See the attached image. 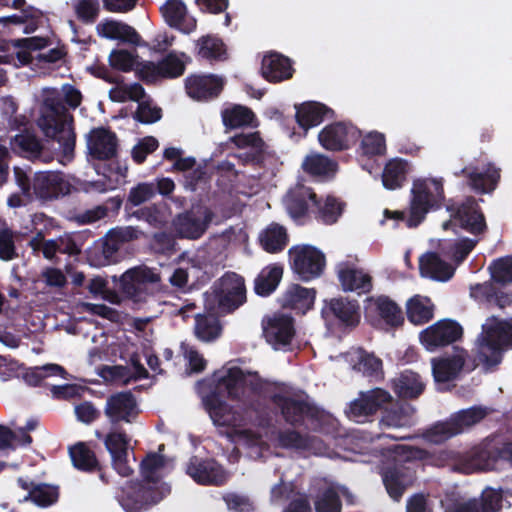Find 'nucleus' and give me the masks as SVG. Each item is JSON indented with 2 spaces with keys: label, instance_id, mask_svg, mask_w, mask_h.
<instances>
[{
  "label": "nucleus",
  "instance_id": "43",
  "mask_svg": "<svg viewBox=\"0 0 512 512\" xmlns=\"http://www.w3.org/2000/svg\"><path fill=\"white\" fill-rule=\"evenodd\" d=\"M408 162L401 158L390 159L382 172V184L388 190L402 188L407 181Z\"/></svg>",
  "mask_w": 512,
  "mask_h": 512
},
{
  "label": "nucleus",
  "instance_id": "40",
  "mask_svg": "<svg viewBox=\"0 0 512 512\" xmlns=\"http://www.w3.org/2000/svg\"><path fill=\"white\" fill-rule=\"evenodd\" d=\"M259 244L262 249L270 254L282 252L289 243L287 229L276 223H270L259 234Z\"/></svg>",
  "mask_w": 512,
  "mask_h": 512
},
{
  "label": "nucleus",
  "instance_id": "5",
  "mask_svg": "<svg viewBox=\"0 0 512 512\" xmlns=\"http://www.w3.org/2000/svg\"><path fill=\"white\" fill-rule=\"evenodd\" d=\"M478 341L479 359L485 366L499 365L504 353L512 350V318L500 319L496 316L487 318L482 325Z\"/></svg>",
  "mask_w": 512,
  "mask_h": 512
},
{
  "label": "nucleus",
  "instance_id": "56",
  "mask_svg": "<svg viewBox=\"0 0 512 512\" xmlns=\"http://www.w3.org/2000/svg\"><path fill=\"white\" fill-rule=\"evenodd\" d=\"M58 498L59 491L57 487L41 483L30 490L25 500H31L39 507H48L56 503Z\"/></svg>",
  "mask_w": 512,
  "mask_h": 512
},
{
  "label": "nucleus",
  "instance_id": "1",
  "mask_svg": "<svg viewBox=\"0 0 512 512\" xmlns=\"http://www.w3.org/2000/svg\"><path fill=\"white\" fill-rule=\"evenodd\" d=\"M245 376L240 368L229 369L213 390L203 397V404L216 426L242 428L253 425L267 429L273 418L270 408L259 395L243 399Z\"/></svg>",
  "mask_w": 512,
  "mask_h": 512
},
{
  "label": "nucleus",
  "instance_id": "25",
  "mask_svg": "<svg viewBox=\"0 0 512 512\" xmlns=\"http://www.w3.org/2000/svg\"><path fill=\"white\" fill-rule=\"evenodd\" d=\"M187 474L201 485H223L227 476L223 467L210 458L192 456L186 469Z\"/></svg>",
  "mask_w": 512,
  "mask_h": 512
},
{
  "label": "nucleus",
  "instance_id": "52",
  "mask_svg": "<svg viewBox=\"0 0 512 512\" xmlns=\"http://www.w3.org/2000/svg\"><path fill=\"white\" fill-rule=\"evenodd\" d=\"M488 452L485 449L475 447L462 455L456 468L458 471L470 474L478 470H483L487 465Z\"/></svg>",
  "mask_w": 512,
  "mask_h": 512
},
{
  "label": "nucleus",
  "instance_id": "42",
  "mask_svg": "<svg viewBox=\"0 0 512 512\" xmlns=\"http://www.w3.org/2000/svg\"><path fill=\"white\" fill-rule=\"evenodd\" d=\"M406 315L414 325L426 324L434 316V304L429 297L414 295L406 303Z\"/></svg>",
  "mask_w": 512,
  "mask_h": 512
},
{
  "label": "nucleus",
  "instance_id": "4",
  "mask_svg": "<svg viewBox=\"0 0 512 512\" xmlns=\"http://www.w3.org/2000/svg\"><path fill=\"white\" fill-rule=\"evenodd\" d=\"M488 269L491 280L471 286V297L499 309L512 306V291L497 286L512 284V255L493 260Z\"/></svg>",
  "mask_w": 512,
  "mask_h": 512
},
{
  "label": "nucleus",
  "instance_id": "60",
  "mask_svg": "<svg viewBox=\"0 0 512 512\" xmlns=\"http://www.w3.org/2000/svg\"><path fill=\"white\" fill-rule=\"evenodd\" d=\"M361 150L367 156L384 155L386 151L384 135L379 132L369 133L361 141Z\"/></svg>",
  "mask_w": 512,
  "mask_h": 512
},
{
  "label": "nucleus",
  "instance_id": "22",
  "mask_svg": "<svg viewBox=\"0 0 512 512\" xmlns=\"http://www.w3.org/2000/svg\"><path fill=\"white\" fill-rule=\"evenodd\" d=\"M89 156L98 161L115 158L118 153V138L115 132L106 127H96L86 136Z\"/></svg>",
  "mask_w": 512,
  "mask_h": 512
},
{
  "label": "nucleus",
  "instance_id": "34",
  "mask_svg": "<svg viewBox=\"0 0 512 512\" xmlns=\"http://www.w3.org/2000/svg\"><path fill=\"white\" fill-rule=\"evenodd\" d=\"M69 455L73 466L77 470L88 473L98 472L102 482L105 484L109 483L95 452L86 443L78 442L71 446L69 448Z\"/></svg>",
  "mask_w": 512,
  "mask_h": 512
},
{
  "label": "nucleus",
  "instance_id": "39",
  "mask_svg": "<svg viewBox=\"0 0 512 512\" xmlns=\"http://www.w3.org/2000/svg\"><path fill=\"white\" fill-rule=\"evenodd\" d=\"M392 388L401 399H416L424 392L425 383L418 373L405 370L392 381Z\"/></svg>",
  "mask_w": 512,
  "mask_h": 512
},
{
  "label": "nucleus",
  "instance_id": "31",
  "mask_svg": "<svg viewBox=\"0 0 512 512\" xmlns=\"http://www.w3.org/2000/svg\"><path fill=\"white\" fill-rule=\"evenodd\" d=\"M232 142L238 148H250L239 155L244 164H251L255 167H262L265 161V143L260 137L259 132H251L248 134H237L232 137Z\"/></svg>",
  "mask_w": 512,
  "mask_h": 512
},
{
  "label": "nucleus",
  "instance_id": "36",
  "mask_svg": "<svg viewBox=\"0 0 512 512\" xmlns=\"http://www.w3.org/2000/svg\"><path fill=\"white\" fill-rule=\"evenodd\" d=\"M333 115L334 111L331 108L319 102L310 101L296 106V121L306 131L320 125L326 118Z\"/></svg>",
  "mask_w": 512,
  "mask_h": 512
},
{
  "label": "nucleus",
  "instance_id": "8",
  "mask_svg": "<svg viewBox=\"0 0 512 512\" xmlns=\"http://www.w3.org/2000/svg\"><path fill=\"white\" fill-rule=\"evenodd\" d=\"M211 300L223 315L239 309L247 301L245 279L236 272H225L212 287Z\"/></svg>",
  "mask_w": 512,
  "mask_h": 512
},
{
  "label": "nucleus",
  "instance_id": "64",
  "mask_svg": "<svg viewBox=\"0 0 512 512\" xmlns=\"http://www.w3.org/2000/svg\"><path fill=\"white\" fill-rule=\"evenodd\" d=\"M503 496L500 490L487 488L481 495L480 512H496L502 507Z\"/></svg>",
  "mask_w": 512,
  "mask_h": 512
},
{
  "label": "nucleus",
  "instance_id": "44",
  "mask_svg": "<svg viewBox=\"0 0 512 512\" xmlns=\"http://www.w3.org/2000/svg\"><path fill=\"white\" fill-rule=\"evenodd\" d=\"M388 406L382 411L380 423L387 427H405L411 424L413 408L408 403L387 402Z\"/></svg>",
  "mask_w": 512,
  "mask_h": 512
},
{
  "label": "nucleus",
  "instance_id": "12",
  "mask_svg": "<svg viewBox=\"0 0 512 512\" xmlns=\"http://www.w3.org/2000/svg\"><path fill=\"white\" fill-rule=\"evenodd\" d=\"M213 217L214 213L208 207L193 206L173 218L172 228L178 238L196 240L206 232Z\"/></svg>",
  "mask_w": 512,
  "mask_h": 512
},
{
  "label": "nucleus",
  "instance_id": "20",
  "mask_svg": "<svg viewBox=\"0 0 512 512\" xmlns=\"http://www.w3.org/2000/svg\"><path fill=\"white\" fill-rule=\"evenodd\" d=\"M104 413L113 428L121 422L132 423L139 415L136 397L131 391H121L106 400Z\"/></svg>",
  "mask_w": 512,
  "mask_h": 512
},
{
  "label": "nucleus",
  "instance_id": "21",
  "mask_svg": "<svg viewBox=\"0 0 512 512\" xmlns=\"http://www.w3.org/2000/svg\"><path fill=\"white\" fill-rule=\"evenodd\" d=\"M390 400H392L391 395L381 388L361 392L359 397L350 403L346 413L349 419L364 423Z\"/></svg>",
  "mask_w": 512,
  "mask_h": 512
},
{
  "label": "nucleus",
  "instance_id": "19",
  "mask_svg": "<svg viewBox=\"0 0 512 512\" xmlns=\"http://www.w3.org/2000/svg\"><path fill=\"white\" fill-rule=\"evenodd\" d=\"M105 448L111 456L113 469L122 477H129L134 469L128 461L130 436L117 428L109 431L103 439Z\"/></svg>",
  "mask_w": 512,
  "mask_h": 512
},
{
  "label": "nucleus",
  "instance_id": "45",
  "mask_svg": "<svg viewBox=\"0 0 512 512\" xmlns=\"http://www.w3.org/2000/svg\"><path fill=\"white\" fill-rule=\"evenodd\" d=\"M377 315L391 328H398L404 323L401 307L389 296L380 295L374 299Z\"/></svg>",
  "mask_w": 512,
  "mask_h": 512
},
{
  "label": "nucleus",
  "instance_id": "13",
  "mask_svg": "<svg viewBox=\"0 0 512 512\" xmlns=\"http://www.w3.org/2000/svg\"><path fill=\"white\" fill-rule=\"evenodd\" d=\"M463 327L453 319L438 320L419 334V340L427 351L433 352L454 344L462 339Z\"/></svg>",
  "mask_w": 512,
  "mask_h": 512
},
{
  "label": "nucleus",
  "instance_id": "61",
  "mask_svg": "<svg viewBox=\"0 0 512 512\" xmlns=\"http://www.w3.org/2000/svg\"><path fill=\"white\" fill-rule=\"evenodd\" d=\"M342 502L333 488H327L315 502L316 512H341Z\"/></svg>",
  "mask_w": 512,
  "mask_h": 512
},
{
  "label": "nucleus",
  "instance_id": "18",
  "mask_svg": "<svg viewBox=\"0 0 512 512\" xmlns=\"http://www.w3.org/2000/svg\"><path fill=\"white\" fill-rule=\"evenodd\" d=\"M138 59L139 56L135 50L131 52L126 49H113L108 57L109 66L96 62L88 67V71L91 75L108 83H115L117 79L112 70L124 73L133 71Z\"/></svg>",
  "mask_w": 512,
  "mask_h": 512
},
{
  "label": "nucleus",
  "instance_id": "47",
  "mask_svg": "<svg viewBox=\"0 0 512 512\" xmlns=\"http://www.w3.org/2000/svg\"><path fill=\"white\" fill-rule=\"evenodd\" d=\"M344 208L345 203L334 196H327L324 200L317 197L313 212L318 221L326 225H332L338 221Z\"/></svg>",
  "mask_w": 512,
  "mask_h": 512
},
{
  "label": "nucleus",
  "instance_id": "63",
  "mask_svg": "<svg viewBox=\"0 0 512 512\" xmlns=\"http://www.w3.org/2000/svg\"><path fill=\"white\" fill-rule=\"evenodd\" d=\"M162 117V110L157 106H151L148 101L138 103L137 110L133 118L142 124H152L159 121Z\"/></svg>",
  "mask_w": 512,
  "mask_h": 512
},
{
  "label": "nucleus",
  "instance_id": "32",
  "mask_svg": "<svg viewBox=\"0 0 512 512\" xmlns=\"http://www.w3.org/2000/svg\"><path fill=\"white\" fill-rule=\"evenodd\" d=\"M317 200V195L312 188L304 185H296L291 188L285 198L284 204L288 214L293 219H301L306 216L309 203H311L314 209V202Z\"/></svg>",
  "mask_w": 512,
  "mask_h": 512
},
{
  "label": "nucleus",
  "instance_id": "15",
  "mask_svg": "<svg viewBox=\"0 0 512 512\" xmlns=\"http://www.w3.org/2000/svg\"><path fill=\"white\" fill-rule=\"evenodd\" d=\"M361 137V131L349 122H334L325 126L318 134L321 146L329 151L349 149Z\"/></svg>",
  "mask_w": 512,
  "mask_h": 512
},
{
  "label": "nucleus",
  "instance_id": "26",
  "mask_svg": "<svg viewBox=\"0 0 512 512\" xmlns=\"http://www.w3.org/2000/svg\"><path fill=\"white\" fill-rule=\"evenodd\" d=\"M70 185L61 172L43 171L35 173L32 189L36 198L53 200L69 193Z\"/></svg>",
  "mask_w": 512,
  "mask_h": 512
},
{
  "label": "nucleus",
  "instance_id": "27",
  "mask_svg": "<svg viewBox=\"0 0 512 512\" xmlns=\"http://www.w3.org/2000/svg\"><path fill=\"white\" fill-rule=\"evenodd\" d=\"M263 336L275 349L291 344L295 335L294 319L287 315H275L262 321Z\"/></svg>",
  "mask_w": 512,
  "mask_h": 512
},
{
  "label": "nucleus",
  "instance_id": "62",
  "mask_svg": "<svg viewBox=\"0 0 512 512\" xmlns=\"http://www.w3.org/2000/svg\"><path fill=\"white\" fill-rule=\"evenodd\" d=\"M159 147L158 140L153 136H146L132 148L131 157L136 164L145 162L147 156Z\"/></svg>",
  "mask_w": 512,
  "mask_h": 512
},
{
  "label": "nucleus",
  "instance_id": "24",
  "mask_svg": "<svg viewBox=\"0 0 512 512\" xmlns=\"http://www.w3.org/2000/svg\"><path fill=\"white\" fill-rule=\"evenodd\" d=\"M225 81L215 74L190 75L185 79L187 95L196 101H212L219 97Z\"/></svg>",
  "mask_w": 512,
  "mask_h": 512
},
{
  "label": "nucleus",
  "instance_id": "58",
  "mask_svg": "<svg viewBox=\"0 0 512 512\" xmlns=\"http://www.w3.org/2000/svg\"><path fill=\"white\" fill-rule=\"evenodd\" d=\"M73 9L77 19L83 24H93L100 13L99 0H74Z\"/></svg>",
  "mask_w": 512,
  "mask_h": 512
},
{
  "label": "nucleus",
  "instance_id": "30",
  "mask_svg": "<svg viewBox=\"0 0 512 512\" xmlns=\"http://www.w3.org/2000/svg\"><path fill=\"white\" fill-rule=\"evenodd\" d=\"M455 175L465 176L467 178V184L471 189L481 194L495 190L500 180V170L491 164L483 171H480L476 167H465L460 173H455Z\"/></svg>",
  "mask_w": 512,
  "mask_h": 512
},
{
  "label": "nucleus",
  "instance_id": "37",
  "mask_svg": "<svg viewBox=\"0 0 512 512\" xmlns=\"http://www.w3.org/2000/svg\"><path fill=\"white\" fill-rule=\"evenodd\" d=\"M321 440L309 433H302L293 428L279 430L275 436V445L286 450L308 451Z\"/></svg>",
  "mask_w": 512,
  "mask_h": 512
},
{
  "label": "nucleus",
  "instance_id": "51",
  "mask_svg": "<svg viewBox=\"0 0 512 512\" xmlns=\"http://www.w3.org/2000/svg\"><path fill=\"white\" fill-rule=\"evenodd\" d=\"M477 244L476 240L461 238L455 241H448L441 245V253L451 259L456 265L461 264L472 252Z\"/></svg>",
  "mask_w": 512,
  "mask_h": 512
},
{
  "label": "nucleus",
  "instance_id": "11",
  "mask_svg": "<svg viewBox=\"0 0 512 512\" xmlns=\"http://www.w3.org/2000/svg\"><path fill=\"white\" fill-rule=\"evenodd\" d=\"M486 415V408L480 406H473L468 409L460 410L451 415L447 421L437 422L434 424L426 431L425 436L431 442L437 444L443 443L446 440L462 433L466 428L477 424L484 419Z\"/></svg>",
  "mask_w": 512,
  "mask_h": 512
},
{
  "label": "nucleus",
  "instance_id": "17",
  "mask_svg": "<svg viewBox=\"0 0 512 512\" xmlns=\"http://www.w3.org/2000/svg\"><path fill=\"white\" fill-rule=\"evenodd\" d=\"M451 217L460 222L463 229L472 234H481L486 229L484 214L473 196L466 197L462 202L450 201L446 205Z\"/></svg>",
  "mask_w": 512,
  "mask_h": 512
},
{
  "label": "nucleus",
  "instance_id": "33",
  "mask_svg": "<svg viewBox=\"0 0 512 512\" xmlns=\"http://www.w3.org/2000/svg\"><path fill=\"white\" fill-rule=\"evenodd\" d=\"M340 285L345 292H356L359 295L372 290V277L362 269L344 264L337 271Z\"/></svg>",
  "mask_w": 512,
  "mask_h": 512
},
{
  "label": "nucleus",
  "instance_id": "14",
  "mask_svg": "<svg viewBox=\"0 0 512 512\" xmlns=\"http://www.w3.org/2000/svg\"><path fill=\"white\" fill-rule=\"evenodd\" d=\"M322 314L325 319L332 321L337 327L344 330L355 329L361 320V307L357 300L347 297L331 298L325 300Z\"/></svg>",
  "mask_w": 512,
  "mask_h": 512
},
{
  "label": "nucleus",
  "instance_id": "23",
  "mask_svg": "<svg viewBox=\"0 0 512 512\" xmlns=\"http://www.w3.org/2000/svg\"><path fill=\"white\" fill-rule=\"evenodd\" d=\"M468 352L462 347L453 346L451 354L432 358V375L437 383H446L455 380L466 363Z\"/></svg>",
  "mask_w": 512,
  "mask_h": 512
},
{
  "label": "nucleus",
  "instance_id": "54",
  "mask_svg": "<svg viewBox=\"0 0 512 512\" xmlns=\"http://www.w3.org/2000/svg\"><path fill=\"white\" fill-rule=\"evenodd\" d=\"M336 167V162L321 154L307 156L302 164L303 170L314 176L328 175L334 172Z\"/></svg>",
  "mask_w": 512,
  "mask_h": 512
},
{
  "label": "nucleus",
  "instance_id": "53",
  "mask_svg": "<svg viewBox=\"0 0 512 512\" xmlns=\"http://www.w3.org/2000/svg\"><path fill=\"white\" fill-rule=\"evenodd\" d=\"M50 376H60L63 379H68V372L65 368L58 364H46L41 367H34L29 369L23 376L25 382L30 386H40L42 382Z\"/></svg>",
  "mask_w": 512,
  "mask_h": 512
},
{
  "label": "nucleus",
  "instance_id": "6",
  "mask_svg": "<svg viewBox=\"0 0 512 512\" xmlns=\"http://www.w3.org/2000/svg\"><path fill=\"white\" fill-rule=\"evenodd\" d=\"M445 201L442 178H418L413 181L407 227L419 226L431 210L440 209Z\"/></svg>",
  "mask_w": 512,
  "mask_h": 512
},
{
  "label": "nucleus",
  "instance_id": "9",
  "mask_svg": "<svg viewBox=\"0 0 512 512\" xmlns=\"http://www.w3.org/2000/svg\"><path fill=\"white\" fill-rule=\"evenodd\" d=\"M171 493L168 483L158 486L145 481H131L123 488L119 503L126 512H143L158 504Z\"/></svg>",
  "mask_w": 512,
  "mask_h": 512
},
{
  "label": "nucleus",
  "instance_id": "59",
  "mask_svg": "<svg viewBox=\"0 0 512 512\" xmlns=\"http://www.w3.org/2000/svg\"><path fill=\"white\" fill-rule=\"evenodd\" d=\"M138 220L147 222L156 229H161L166 224V219L160 208L156 204L142 207L130 214Z\"/></svg>",
  "mask_w": 512,
  "mask_h": 512
},
{
  "label": "nucleus",
  "instance_id": "16",
  "mask_svg": "<svg viewBox=\"0 0 512 512\" xmlns=\"http://www.w3.org/2000/svg\"><path fill=\"white\" fill-rule=\"evenodd\" d=\"M160 281L161 277L154 269L136 266L120 276L119 289L126 298L139 302L143 299L147 284H156Z\"/></svg>",
  "mask_w": 512,
  "mask_h": 512
},
{
  "label": "nucleus",
  "instance_id": "2",
  "mask_svg": "<svg viewBox=\"0 0 512 512\" xmlns=\"http://www.w3.org/2000/svg\"><path fill=\"white\" fill-rule=\"evenodd\" d=\"M73 115L65 104L54 98L44 101L43 111L37 125L45 137L56 141L61 152V163L71 162L75 156L76 133Z\"/></svg>",
  "mask_w": 512,
  "mask_h": 512
},
{
  "label": "nucleus",
  "instance_id": "7",
  "mask_svg": "<svg viewBox=\"0 0 512 512\" xmlns=\"http://www.w3.org/2000/svg\"><path fill=\"white\" fill-rule=\"evenodd\" d=\"M407 452L408 447L404 445H393L382 451V455L388 458V461L382 464L379 474L388 495L394 501H399L415 480V471L406 465L405 461L398 459L408 458Z\"/></svg>",
  "mask_w": 512,
  "mask_h": 512
},
{
  "label": "nucleus",
  "instance_id": "3",
  "mask_svg": "<svg viewBox=\"0 0 512 512\" xmlns=\"http://www.w3.org/2000/svg\"><path fill=\"white\" fill-rule=\"evenodd\" d=\"M276 412L291 427H305L318 431L324 422L325 412L310 400L305 392H275L269 397Z\"/></svg>",
  "mask_w": 512,
  "mask_h": 512
},
{
  "label": "nucleus",
  "instance_id": "46",
  "mask_svg": "<svg viewBox=\"0 0 512 512\" xmlns=\"http://www.w3.org/2000/svg\"><path fill=\"white\" fill-rule=\"evenodd\" d=\"M196 48V55L210 62L224 61L228 57L225 43L214 35L201 36L196 42Z\"/></svg>",
  "mask_w": 512,
  "mask_h": 512
},
{
  "label": "nucleus",
  "instance_id": "28",
  "mask_svg": "<svg viewBox=\"0 0 512 512\" xmlns=\"http://www.w3.org/2000/svg\"><path fill=\"white\" fill-rule=\"evenodd\" d=\"M166 24L184 34L196 30L197 21L189 16L187 7L182 0H167L160 8Z\"/></svg>",
  "mask_w": 512,
  "mask_h": 512
},
{
  "label": "nucleus",
  "instance_id": "35",
  "mask_svg": "<svg viewBox=\"0 0 512 512\" xmlns=\"http://www.w3.org/2000/svg\"><path fill=\"white\" fill-rule=\"evenodd\" d=\"M419 270L423 277L445 282L453 277L456 268L443 260L438 253L428 252L420 257Z\"/></svg>",
  "mask_w": 512,
  "mask_h": 512
},
{
  "label": "nucleus",
  "instance_id": "38",
  "mask_svg": "<svg viewBox=\"0 0 512 512\" xmlns=\"http://www.w3.org/2000/svg\"><path fill=\"white\" fill-rule=\"evenodd\" d=\"M316 290L293 284L283 294L282 307L305 313L314 305Z\"/></svg>",
  "mask_w": 512,
  "mask_h": 512
},
{
  "label": "nucleus",
  "instance_id": "29",
  "mask_svg": "<svg viewBox=\"0 0 512 512\" xmlns=\"http://www.w3.org/2000/svg\"><path fill=\"white\" fill-rule=\"evenodd\" d=\"M294 73L291 60L277 52L264 55L261 62V75L270 83L291 79Z\"/></svg>",
  "mask_w": 512,
  "mask_h": 512
},
{
  "label": "nucleus",
  "instance_id": "48",
  "mask_svg": "<svg viewBox=\"0 0 512 512\" xmlns=\"http://www.w3.org/2000/svg\"><path fill=\"white\" fill-rule=\"evenodd\" d=\"M222 327L219 319L213 314H197L195 316L194 333L203 342H211L221 335Z\"/></svg>",
  "mask_w": 512,
  "mask_h": 512
},
{
  "label": "nucleus",
  "instance_id": "10",
  "mask_svg": "<svg viewBox=\"0 0 512 512\" xmlns=\"http://www.w3.org/2000/svg\"><path fill=\"white\" fill-rule=\"evenodd\" d=\"M288 259L292 272L303 282L319 278L326 267L325 254L309 244L292 246L288 250Z\"/></svg>",
  "mask_w": 512,
  "mask_h": 512
},
{
  "label": "nucleus",
  "instance_id": "57",
  "mask_svg": "<svg viewBox=\"0 0 512 512\" xmlns=\"http://www.w3.org/2000/svg\"><path fill=\"white\" fill-rule=\"evenodd\" d=\"M155 195V184L149 182L138 183L129 191L125 210L129 211L132 207L140 206L141 204L151 200Z\"/></svg>",
  "mask_w": 512,
  "mask_h": 512
},
{
  "label": "nucleus",
  "instance_id": "55",
  "mask_svg": "<svg viewBox=\"0 0 512 512\" xmlns=\"http://www.w3.org/2000/svg\"><path fill=\"white\" fill-rule=\"evenodd\" d=\"M157 66L160 77L164 79L178 78L184 74L186 69L184 61L174 51L162 58Z\"/></svg>",
  "mask_w": 512,
  "mask_h": 512
},
{
  "label": "nucleus",
  "instance_id": "50",
  "mask_svg": "<svg viewBox=\"0 0 512 512\" xmlns=\"http://www.w3.org/2000/svg\"><path fill=\"white\" fill-rule=\"evenodd\" d=\"M222 122L227 129L250 126L255 118L253 111L242 105H234L222 110Z\"/></svg>",
  "mask_w": 512,
  "mask_h": 512
},
{
  "label": "nucleus",
  "instance_id": "41",
  "mask_svg": "<svg viewBox=\"0 0 512 512\" xmlns=\"http://www.w3.org/2000/svg\"><path fill=\"white\" fill-rule=\"evenodd\" d=\"M284 268L281 263H272L264 267L254 280V291L258 296L267 297L278 287Z\"/></svg>",
  "mask_w": 512,
  "mask_h": 512
},
{
  "label": "nucleus",
  "instance_id": "49",
  "mask_svg": "<svg viewBox=\"0 0 512 512\" xmlns=\"http://www.w3.org/2000/svg\"><path fill=\"white\" fill-rule=\"evenodd\" d=\"M165 465V456L156 452H149L140 463L142 480L154 486L163 484L164 482L161 481V477L158 473Z\"/></svg>",
  "mask_w": 512,
  "mask_h": 512
}]
</instances>
